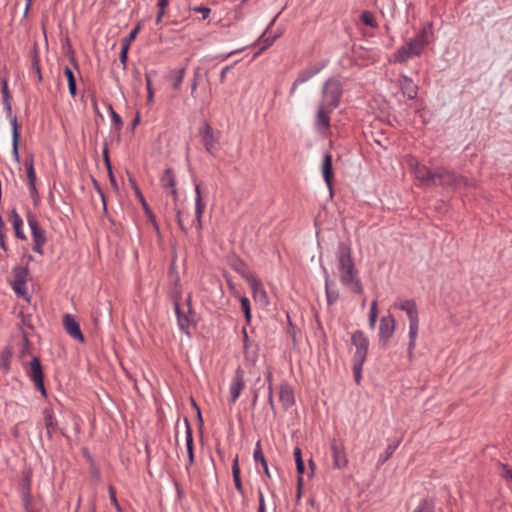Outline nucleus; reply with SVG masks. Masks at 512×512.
I'll list each match as a JSON object with an SVG mask.
<instances>
[{"label":"nucleus","instance_id":"39","mask_svg":"<svg viewBox=\"0 0 512 512\" xmlns=\"http://www.w3.org/2000/svg\"><path fill=\"white\" fill-rule=\"evenodd\" d=\"M360 20L362 21L363 24L371 28H377L378 26L373 14L369 11L362 12L360 15Z\"/></svg>","mask_w":512,"mask_h":512},{"label":"nucleus","instance_id":"59","mask_svg":"<svg viewBox=\"0 0 512 512\" xmlns=\"http://www.w3.org/2000/svg\"><path fill=\"white\" fill-rule=\"evenodd\" d=\"M242 334H243V345L254 343L253 341L250 340L246 327L242 328Z\"/></svg>","mask_w":512,"mask_h":512},{"label":"nucleus","instance_id":"16","mask_svg":"<svg viewBox=\"0 0 512 512\" xmlns=\"http://www.w3.org/2000/svg\"><path fill=\"white\" fill-rule=\"evenodd\" d=\"M331 450L333 456V466L337 469H342L347 466L348 460L344 447L336 440L331 442Z\"/></svg>","mask_w":512,"mask_h":512},{"label":"nucleus","instance_id":"22","mask_svg":"<svg viewBox=\"0 0 512 512\" xmlns=\"http://www.w3.org/2000/svg\"><path fill=\"white\" fill-rule=\"evenodd\" d=\"M394 307L406 312L409 321L419 318L416 303L412 299L397 301L394 303Z\"/></svg>","mask_w":512,"mask_h":512},{"label":"nucleus","instance_id":"11","mask_svg":"<svg viewBox=\"0 0 512 512\" xmlns=\"http://www.w3.org/2000/svg\"><path fill=\"white\" fill-rule=\"evenodd\" d=\"M396 327L395 318L392 315L384 316L380 320L379 325V341L383 345L393 336Z\"/></svg>","mask_w":512,"mask_h":512},{"label":"nucleus","instance_id":"40","mask_svg":"<svg viewBox=\"0 0 512 512\" xmlns=\"http://www.w3.org/2000/svg\"><path fill=\"white\" fill-rule=\"evenodd\" d=\"M413 512H434V503L431 500L423 499Z\"/></svg>","mask_w":512,"mask_h":512},{"label":"nucleus","instance_id":"54","mask_svg":"<svg viewBox=\"0 0 512 512\" xmlns=\"http://www.w3.org/2000/svg\"><path fill=\"white\" fill-rule=\"evenodd\" d=\"M258 500H259V506H258V512H265V499L264 494L261 489L258 490Z\"/></svg>","mask_w":512,"mask_h":512},{"label":"nucleus","instance_id":"20","mask_svg":"<svg viewBox=\"0 0 512 512\" xmlns=\"http://www.w3.org/2000/svg\"><path fill=\"white\" fill-rule=\"evenodd\" d=\"M185 423V441L188 455V465L186 466L187 472L194 463V444H193V433L189 421L187 418L184 420Z\"/></svg>","mask_w":512,"mask_h":512},{"label":"nucleus","instance_id":"52","mask_svg":"<svg viewBox=\"0 0 512 512\" xmlns=\"http://www.w3.org/2000/svg\"><path fill=\"white\" fill-rule=\"evenodd\" d=\"M128 44H121L120 62L123 64V68H126L127 55H128Z\"/></svg>","mask_w":512,"mask_h":512},{"label":"nucleus","instance_id":"19","mask_svg":"<svg viewBox=\"0 0 512 512\" xmlns=\"http://www.w3.org/2000/svg\"><path fill=\"white\" fill-rule=\"evenodd\" d=\"M195 219L193 221L197 231L200 233L202 230V216L205 211V203L203 202L199 185L195 187Z\"/></svg>","mask_w":512,"mask_h":512},{"label":"nucleus","instance_id":"37","mask_svg":"<svg viewBox=\"0 0 512 512\" xmlns=\"http://www.w3.org/2000/svg\"><path fill=\"white\" fill-rule=\"evenodd\" d=\"M399 444H400V441H396L393 444H389L386 447L385 452L379 456L377 465L378 466L383 465L386 461H388V459L393 455L395 450L398 448Z\"/></svg>","mask_w":512,"mask_h":512},{"label":"nucleus","instance_id":"24","mask_svg":"<svg viewBox=\"0 0 512 512\" xmlns=\"http://www.w3.org/2000/svg\"><path fill=\"white\" fill-rule=\"evenodd\" d=\"M279 400L284 409H288L295 403L294 392L289 384H281L279 388Z\"/></svg>","mask_w":512,"mask_h":512},{"label":"nucleus","instance_id":"26","mask_svg":"<svg viewBox=\"0 0 512 512\" xmlns=\"http://www.w3.org/2000/svg\"><path fill=\"white\" fill-rule=\"evenodd\" d=\"M418 330H419V318L409 321V344H408L409 357H411L413 354V350L416 345Z\"/></svg>","mask_w":512,"mask_h":512},{"label":"nucleus","instance_id":"62","mask_svg":"<svg viewBox=\"0 0 512 512\" xmlns=\"http://www.w3.org/2000/svg\"><path fill=\"white\" fill-rule=\"evenodd\" d=\"M169 1H170V0H159V1H158V4H157L159 11H163V12H165V9H166V8L168 7V5H169Z\"/></svg>","mask_w":512,"mask_h":512},{"label":"nucleus","instance_id":"46","mask_svg":"<svg viewBox=\"0 0 512 512\" xmlns=\"http://www.w3.org/2000/svg\"><path fill=\"white\" fill-rule=\"evenodd\" d=\"M140 29H141V25L138 24L136 27H134L130 31L129 35L122 40L121 44H126L127 43L128 47H130L131 42L136 38V36L139 33Z\"/></svg>","mask_w":512,"mask_h":512},{"label":"nucleus","instance_id":"28","mask_svg":"<svg viewBox=\"0 0 512 512\" xmlns=\"http://www.w3.org/2000/svg\"><path fill=\"white\" fill-rule=\"evenodd\" d=\"M243 351H244L245 360L248 363L255 365L256 362L258 361V354H259L258 345L256 343L243 345Z\"/></svg>","mask_w":512,"mask_h":512},{"label":"nucleus","instance_id":"4","mask_svg":"<svg viewBox=\"0 0 512 512\" xmlns=\"http://www.w3.org/2000/svg\"><path fill=\"white\" fill-rule=\"evenodd\" d=\"M467 184L468 180L465 177L457 175L453 171L447 170L445 168H438L434 171L432 185L451 187L456 189L461 186H466Z\"/></svg>","mask_w":512,"mask_h":512},{"label":"nucleus","instance_id":"12","mask_svg":"<svg viewBox=\"0 0 512 512\" xmlns=\"http://www.w3.org/2000/svg\"><path fill=\"white\" fill-rule=\"evenodd\" d=\"M63 327L66 333L77 340L80 343H83L85 338L81 332L80 325L76 318L71 314H65L63 316Z\"/></svg>","mask_w":512,"mask_h":512},{"label":"nucleus","instance_id":"48","mask_svg":"<svg viewBox=\"0 0 512 512\" xmlns=\"http://www.w3.org/2000/svg\"><path fill=\"white\" fill-rule=\"evenodd\" d=\"M12 284V288L14 290V292L18 295V296H22L24 298H26L28 300V293H27V290H26V285H18L17 283H11Z\"/></svg>","mask_w":512,"mask_h":512},{"label":"nucleus","instance_id":"42","mask_svg":"<svg viewBox=\"0 0 512 512\" xmlns=\"http://www.w3.org/2000/svg\"><path fill=\"white\" fill-rule=\"evenodd\" d=\"M364 363H365V361L353 360V372H354L355 382L357 384H359L361 381L362 369H363Z\"/></svg>","mask_w":512,"mask_h":512},{"label":"nucleus","instance_id":"41","mask_svg":"<svg viewBox=\"0 0 512 512\" xmlns=\"http://www.w3.org/2000/svg\"><path fill=\"white\" fill-rule=\"evenodd\" d=\"M185 72H186V68L185 67H182V68L177 70V74H176V76H175V78L173 79V82H172V88L174 90H179L180 89L181 84L183 82V79L185 77Z\"/></svg>","mask_w":512,"mask_h":512},{"label":"nucleus","instance_id":"8","mask_svg":"<svg viewBox=\"0 0 512 512\" xmlns=\"http://www.w3.org/2000/svg\"><path fill=\"white\" fill-rule=\"evenodd\" d=\"M244 371L241 367L235 370L234 376L229 385V405L232 406L236 403L245 388Z\"/></svg>","mask_w":512,"mask_h":512},{"label":"nucleus","instance_id":"50","mask_svg":"<svg viewBox=\"0 0 512 512\" xmlns=\"http://www.w3.org/2000/svg\"><path fill=\"white\" fill-rule=\"evenodd\" d=\"M145 79H146V86H147V101L152 102L153 97H154V92L152 89V81H151L150 74L147 73L145 76Z\"/></svg>","mask_w":512,"mask_h":512},{"label":"nucleus","instance_id":"13","mask_svg":"<svg viewBox=\"0 0 512 512\" xmlns=\"http://www.w3.org/2000/svg\"><path fill=\"white\" fill-rule=\"evenodd\" d=\"M161 186L165 190H170L169 193L173 198L174 203L178 201V191L176 188V175L172 168L165 169L160 179Z\"/></svg>","mask_w":512,"mask_h":512},{"label":"nucleus","instance_id":"35","mask_svg":"<svg viewBox=\"0 0 512 512\" xmlns=\"http://www.w3.org/2000/svg\"><path fill=\"white\" fill-rule=\"evenodd\" d=\"M64 74L67 78L69 93L72 97H75L77 88H76V79H75L74 73L71 68L65 67Z\"/></svg>","mask_w":512,"mask_h":512},{"label":"nucleus","instance_id":"51","mask_svg":"<svg viewBox=\"0 0 512 512\" xmlns=\"http://www.w3.org/2000/svg\"><path fill=\"white\" fill-rule=\"evenodd\" d=\"M175 211H176L177 224H178L179 228L181 229V231L184 234H187L188 233V229L184 225L183 218H182V212L177 207H175Z\"/></svg>","mask_w":512,"mask_h":512},{"label":"nucleus","instance_id":"49","mask_svg":"<svg viewBox=\"0 0 512 512\" xmlns=\"http://www.w3.org/2000/svg\"><path fill=\"white\" fill-rule=\"evenodd\" d=\"M32 67H33L35 73L37 74L38 81L41 82L42 81L41 68H40L39 58L36 53L34 54V56L32 58Z\"/></svg>","mask_w":512,"mask_h":512},{"label":"nucleus","instance_id":"5","mask_svg":"<svg viewBox=\"0 0 512 512\" xmlns=\"http://www.w3.org/2000/svg\"><path fill=\"white\" fill-rule=\"evenodd\" d=\"M422 52V47H420L413 39H410L395 52L394 61L403 64L413 57L420 56Z\"/></svg>","mask_w":512,"mask_h":512},{"label":"nucleus","instance_id":"58","mask_svg":"<svg viewBox=\"0 0 512 512\" xmlns=\"http://www.w3.org/2000/svg\"><path fill=\"white\" fill-rule=\"evenodd\" d=\"M45 242H33V250L40 255H43V246Z\"/></svg>","mask_w":512,"mask_h":512},{"label":"nucleus","instance_id":"64","mask_svg":"<svg viewBox=\"0 0 512 512\" xmlns=\"http://www.w3.org/2000/svg\"><path fill=\"white\" fill-rule=\"evenodd\" d=\"M230 66H225L221 73H220V82L221 83H224L225 82V78H226V73L230 70Z\"/></svg>","mask_w":512,"mask_h":512},{"label":"nucleus","instance_id":"3","mask_svg":"<svg viewBox=\"0 0 512 512\" xmlns=\"http://www.w3.org/2000/svg\"><path fill=\"white\" fill-rule=\"evenodd\" d=\"M1 93H2V102L4 106V110L6 112L7 118L10 120V124L12 127V152L14 157L18 160V143H19V126L17 122V117L12 114V106H11V96L8 90V81L6 78L1 80Z\"/></svg>","mask_w":512,"mask_h":512},{"label":"nucleus","instance_id":"33","mask_svg":"<svg viewBox=\"0 0 512 512\" xmlns=\"http://www.w3.org/2000/svg\"><path fill=\"white\" fill-rule=\"evenodd\" d=\"M324 272H325V292H326V297H327V303H328V305H333L337 301V299L339 297V293L336 290L330 289V287H329L330 280H329L328 272L326 269H324Z\"/></svg>","mask_w":512,"mask_h":512},{"label":"nucleus","instance_id":"30","mask_svg":"<svg viewBox=\"0 0 512 512\" xmlns=\"http://www.w3.org/2000/svg\"><path fill=\"white\" fill-rule=\"evenodd\" d=\"M13 273V283H17L18 285H26L28 269L24 266H15L12 270Z\"/></svg>","mask_w":512,"mask_h":512},{"label":"nucleus","instance_id":"56","mask_svg":"<svg viewBox=\"0 0 512 512\" xmlns=\"http://www.w3.org/2000/svg\"><path fill=\"white\" fill-rule=\"evenodd\" d=\"M199 72L196 71L195 74H194V77H193V80H192V83H191V95L193 97H195V92L197 90V87H198V79H199Z\"/></svg>","mask_w":512,"mask_h":512},{"label":"nucleus","instance_id":"44","mask_svg":"<svg viewBox=\"0 0 512 512\" xmlns=\"http://www.w3.org/2000/svg\"><path fill=\"white\" fill-rule=\"evenodd\" d=\"M377 316H378L377 301L375 300L371 303V307H370V311H369V327L371 329H373L375 327Z\"/></svg>","mask_w":512,"mask_h":512},{"label":"nucleus","instance_id":"63","mask_svg":"<svg viewBox=\"0 0 512 512\" xmlns=\"http://www.w3.org/2000/svg\"><path fill=\"white\" fill-rule=\"evenodd\" d=\"M141 203H142V206H143V208H144V210H145L146 214L148 215V217H149V218L153 217V214H152V212L150 211V209H149V207H148V205H147V203H146V201H145V199H144V197H143V196H141Z\"/></svg>","mask_w":512,"mask_h":512},{"label":"nucleus","instance_id":"34","mask_svg":"<svg viewBox=\"0 0 512 512\" xmlns=\"http://www.w3.org/2000/svg\"><path fill=\"white\" fill-rule=\"evenodd\" d=\"M12 357V349L10 347H5L0 352V368L3 372H8L10 369V359Z\"/></svg>","mask_w":512,"mask_h":512},{"label":"nucleus","instance_id":"10","mask_svg":"<svg viewBox=\"0 0 512 512\" xmlns=\"http://www.w3.org/2000/svg\"><path fill=\"white\" fill-rule=\"evenodd\" d=\"M27 373L30 379L34 382L36 388L41 391L42 395L45 396L46 389L44 386V375L40 360L37 357L32 358Z\"/></svg>","mask_w":512,"mask_h":512},{"label":"nucleus","instance_id":"15","mask_svg":"<svg viewBox=\"0 0 512 512\" xmlns=\"http://www.w3.org/2000/svg\"><path fill=\"white\" fill-rule=\"evenodd\" d=\"M411 169L415 177L425 185H432L434 172H432L426 165L418 162L411 163Z\"/></svg>","mask_w":512,"mask_h":512},{"label":"nucleus","instance_id":"32","mask_svg":"<svg viewBox=\"0 0 512 512\" xmlns=\"http://www.w3.org/2000/svg\"><path fill=\"white\" fill-rule=\"evenodd\" d=\"M174 310L177 316L179 328L189 335V319L187 316L182 314L179 303L177 301H174Z\"/></svg>","mask_w":512,"mask_h":512},{"label":"nucleus","instance_id":"45","mask_svg":"<svg viewBox=\"0 0 512 512\" xmlns=\"http://www.w3.org/2000/svg\"><path fill=\"white\" fill-rule=\"evenodd\" d=\"M109 112L111 115L112 122L115 125L116 129L121 130L123 122L120 115L117 112H115L111 105L109 106Z\"/></svg>","mask_w":512,"mask_h":512},{"label":"nucleus","instance_id":"9","mask_svg":"<svg viewBox=\"0 0 512 512\" xmlns=\"http://www.w3.org/2000/svg\"><path fill=\"white\" fill-rule=\"evenodd\" d=\"M199 135L201 136L205 150L209 154L214 155L219 144V137L215 135L214 130L208 122L203 123L199 129Z\"/></svg>","mask_w":512,"mask_h":512},{"label":"nucleus","instance_id":"27","mask_svg":"<svg viewBox=\"0 0 512 512\" xmlns=\"http://www.w3.org/2000/svg\"><path fill=\"white\" fill-rule=\"evenodd\" d=\"M253 458H254L256 463H260L261 464L265 476L267 478H271V474H270V471H269V468H268V464H267V461H266V459L264 457V454H263V451H262L261 441H257V443L255 445V449H254V453H253Z\"/></svg>","mask_w":512,"mask_h":512},{"label":"nucleus","instance_id":"17","mask_svg":"<svg viewBox=\"0 0 512 512\" xmlns=\"http://www.w3.org/2000/svg\"><path fill=\"white\" fill-rule=\"evenodd\" d=\"M422 49L430 44L434 40L433 24L427 22L418 32V34L412 38Z\"/></svg>","mask_w":512,"mask_h":512},{"label":"nucleus","instance_id":"29","mask_svg":"<svg viewBox=\"0 0 512 512\" xmlns=\"http://www.w3.org/2000/svg\"><path fill=\"white\" fill-rule=\"evenodd\" d=\"M11 221L16 237L25 240L26 236L22 230L23 220L15 209L11 211Z\"/></svg>","mask_w":512,"mask_h":512},{"label":"nucleus","instance_id":"38","mask_svg":"<svg viewBox=\"0 0 512 512\" xmlns=\"http://www.w3.org/2000/svg\"><path fill=\"white\" fill-rule=\"evenodd\" d=\"M498 474L507 482H512V466L505 463H497Z\"/></svg>","mask_w":512,"mask_h":512},{"label":"nucleus","instance_id":"57","mask_svg":"<svg viewBox=\"0 0 512 512\" xmlns=\"http://www.w3.org/2000/svg\"><path fill=\"white\" fill-rule=\"evenodd\" d=\"M103 154H104L105 163L107 165V169L109 171L110 179H111L112 182H114V177H113V174H112L111 164H110V161H109L107 149H104Z\"/></svg>","mask_w":512,"mask_h":512},{"label":"nucleus","instance_id":"7","mask_svg":"<svg viewBox=\"0 0 512 512\" xmlns=\"http://www.w3.org/2000/svg\"><path fill=\"white\" fill-rule=\"evenodd\" d=\"M326 65L327 62H320L301 70L298 73L295 81L293 82L289 94L293 96L296 93V90L299 87V85L309 81L311 78L317 75L322 69H324Z\"/></svg>","mask_w":512,"mask_h":512},{"label":"nucleus","instance_id":"61","mask_svg":"<svg viewBox=\"0 0 512 512\" xmlns=\"http://www.w3.org/2000/svg\"><path fill=\"white\" fill-rule=\"evenodd\" d=\"M29 186V191H30V195L32 198H37L38 197V191H37V188H36V183H32V184H28Z\"/></svg>","mask_w":512,"mask_h":512},{"label":"nucleus","instance_id":"2","mask_svg":"<svg viewBox=\"0 0 512 512\" xmlns=\"http://www.w3.org/2000/svg\"><path fill=\"white\" fill-rule=\"evenodd\" d=\"M337 267L341 283L355 294H361L363 287L358 277L349 244L340 242L336 251Z\"/></svg>","mask_w":512,"mask_h":512},{"label":"nucleus","instance_id":"21","mask_svg":"<svg viewBox=\"0 0 512 512\" xmlns=\"http://www.w3.org/2000/svg\"><path fill=\"white\" fill-rule=\"evenodd\" d=\"M400 90L410 100L415 99L418 95V86L406 75H402L400 78Z\"/></svg>","mask_w":512,"mask_h":512},{"label":"nucleus","instance_id":"43","mask_svg":"<svg viewBox=\"0 0 512 512\" xmlns=\"http://www.w3.org/2000/svg\"><path fill=\"white\" fill-rule=\"evenodd\" d=\"M240 304H241V308L244 312L246 322L249 323L251 321L250 301L247 297H241Z\"/></svg>","mask_w":512,"mask_h":512},{"label":"nucleus","instance_id":"18","mask_svg":"<svg viewBox=\"0 0 512 512\" xmlns=\"http://www.w3.org/2000/svg\"><path fill=\"white\" fill-rule=\"evenodd\" d=\"M42 415L47 437L52 439L53 435L58 431V423L54 411L51 407H45L42 411Z\"/></svg>","mask_w":512,"mask_h":512},{"label":"nucleus","instance_id":"31","mask_svg":"<svg viewBox=\"0 0 512 512\" xmlns=\"http://www.w3.org/2000/svg\"><path fill=\"white\" fill-rule=\"evenodd\" d=\"M232 475H233V480H234V484H235L237 491L243 496L244 489H243V485H242V481H241V477H240V467H239V463H238V456H236L235 459L233 460Z\"/></svg>","mask_w":512,"mask_h":512},{"label":"nucleus","instance_id":"1","mask_svg":"<svg viewBox=\"0 0 512 512\" xmlns=\"http://www.w3.org/2000/svg\"><path fill=\"white\" fill-rule=\"evenodd\" d=\"M342 93V84L338 79L329 78L324 82L315 116V127L319 132L326 133L330 130V115L339 106Z\"/></svg>","mask_w":512,"mask_h":512},{"label":"nucleus","instance_id":"23","mask_svg":"<svg viewBox=\"0 0 512 512\" xmlns=\"http://www.w3.org/2000/svg\"><path fill=\"white\" fill-rule=\"evenodd\" d=\"M27 222L31 229L33 242H45L46 243L45 231L40 227L36 217L33 214L29 213L27 215Z\"/></svg>","mask_w":512,"mask_h":512},{"label":"nucleus","instance_id":"36","mask_svg":"<svg viewBox=\"0 0 512 512\" xmlns=\"http://www.w3.org/2000/svg\"><path fill=\"white\" fill-rule=\"evenodd\" d=\"M25 168H26V175L28 184L36 183V172L34 169V160L33 157L30 156L27 158L24 162Z\"/></svg>","mask_w":512,"mask_h":512},{"label":"nucleus","instance_id":"55","mask_svg":"<svg viewBox=\"0 0 512 512\" xmlns=\"http://www.w3.org/2000/svg\"><path fill=\"white\" fill-rule=\"evenodd\" d=\"M193 10L195 12L201 13L203 19H206L211 12L210 8L204 6H196L193 8Z\"/></svg>","mask_w":512,"mask_h":512},{"label":"nucleus","instance_id":"25","mask_svg":"<svg viewBox=\"0 0 512 512\" xmlns=\"http://www.w3.org/2000/svg\"><path fill=\"white\" fill-rule=\"evenodd\" d=\"M322 174L327 184L328 189L332 192V181L334 177L333 167H332V156L330 154H325L322 162Z\"/></svg>","mask_w":512,"mask_h":512},{"label":"nucleus","instance_id":"14","mask_svg":"<svg viewBox=\"0 0 512 512\" xmlns=\"http://www.w3.org/2000/svg\"><path fill=\"white\" fill-rule=\"evenodd\" d=\"M250 289L252 290L253 297L255 300L267 301V293L264 289L262 282L253 274H243Z\"/></svg>","mask_w":512,"mask_h":512},{"label":"nucleus","instance_id":"53","mask_svg":"<svg viewBox=\"0 0 512 512\" xmlns=\"http://www.w3.org/2000/svg\"><path fill=\"white\" fill-rule=\"evenodd\" d=\"M108 492H109V497H110V501H111L112 505L114 507H118L119 502H118L117 497H116L115 488L113 486H109L108 487Z\"/></svg>","mask_w":512,"mask_h":512},{"label":"nucleus","instance_id":"47","mask_svg":"<svg viewBox=\"0 0 512 512\" xmlns=\"http://www.w3.org/2000/svg\"><path fill=\"white\" fill-rule=\"evenodd\" d=\"M277 38V36H273V37H266L264 38V36L262 35L261 36V42H262V47L261 49L259 50V52L256 53L255 56H258L260 53H262L265 49H267L268 47H270L273 42L275 41V39Z\"/></svg>","mask_w":512,"mask_h":512},{"label":"nucleus","instance_id":"60","mask_svg":"<svg viewBox=\"0 0 512 512\" xmlns=\"http://www.w3.org/2000/svg\"><path fill=\"white\" fill-rule=\"evenodd\" d=\"M293 455H294L296 464L299 463V461H303L302 460V452H301V449L299 447H296L294 449Z\"/></svg>","mask_w":512,"mask_h":512},{"label":"nucleus","instance_id":"6","mask_svg":"<svg viewBox=\"0 0 512 512\" xmlns=\"http://www.w3.org/2000/svg\"><path fill=\"white\" fill-rule=\"evenodd\" d=\"M351 344L355 347L353 360L366 361L369 348V340L364 332L361 330L353 332L351 335Z\"/></svg>","mask_w":512,"mask_h":512}]
</instances>
